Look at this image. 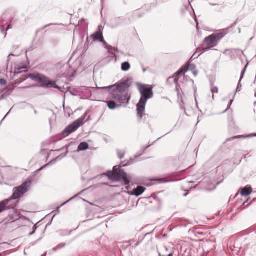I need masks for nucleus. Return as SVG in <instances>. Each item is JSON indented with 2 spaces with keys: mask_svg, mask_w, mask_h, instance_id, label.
I'll list each match as a JSON object with an SVG mask.
<instances>
[{
  "mask_svg": "<svg viewBox=\"0 0 256 256\" xmlns=\"http://www.w3.org/2000/svg\"><path fill=\"white\" fill-rule=\"evenodd\" d=\"M31 186V181L26 180L20 186L14 188L12 194L8 198L0 202V213L6 210L14 208L16 203L12 200H19L28 190Z\"/></svg>",
  "mask_w": 256,
  "mask_h": 256,
  "instance_id": "obj_1",
  "label": "nucleus"
},
{
  "mask_svg": "<svg viewBox=\"0 0 256 256\" xmlns=\"http://www.w3.org/2000/svg\"><path fill=\"white\" fill-rule=\"evenodd\" d=\"M138 90L141 98L136 104V110L138 118L142 120L145 110V107L148 100L153 96L152 87L148 84H140L138 86Z\"/></svg>",
  "mask_w": 256,
  "mask_h": 256,
  "instance_id": "obj_2",
  "label": "nucleus"
},
{
  "mask_svg": "<svg viewBox=\"0 0 256 256\" xmlns=\"http://www.w3.org/2000/svg\"><path fill=\"white\" fill-rule=\"evenodd\" d=\"M130 87L128 82H124L111 86L113 90L111 92L112 98L116 100L120 104H126L129 102L130 97L128 96L126 90Z\"/></svg>",
  "mask_w": 256,
  "mask_h": 256,
  "instance_id": "obj_3",
  "label": "nucleus"
},
{
  "mask_svg": "<svg viewBox=\"0 0 256 256\" xmlns=\"http://www.w3.org/2000/svg\"><path fill=\"white\" fill-rule=\"evenodd\" d=\"M28 78L40 83L42 87L48 88H58L56 82L50 80L48 78L40 74H31Z\"/></svg>",
  "mask_w": 256,
  "mask_h": 256,
  "instance_id": "obj_4",
  "label": "nucleus"
},
{
  "mask_svg": "<svg viewBox=\"0 0 256 256\" xmlns=\"http://www.w3.org/2000/svg\"><path fill=\"white\" fill-rule=\"evenodd\" d=\"M108 176L112 180L118 181L122 179L125 184H128L130 183L126 174L117 166H114L112 172H108Z\"/></svg>",
  "mask_w": 256,
  "mask_h": 256,
  "instance_id": "obj_5",
  "label": "nucleus"
},
{
  "mask_svg": "<svg viewBox=\"0 0 256 256\" xmlns=\"http://www.w3.org/2000/svg\"><path fill=\"white\" fill-rule=\"evenodd\" d=\"M224 36L222 33H218L212 34L204 40V44L208 46L207 48H204V52L209 50L212 47L216 46L217 42Z\"/></svg>",
  "mask_w": 256,
  "mask_h": 256,
  "instance_id": "obj_6",
  "label": "nucleus"
},
{
  "mask_svg": "<svg viewBox=\"0 0 256 256\" xmlns=\"http://www.w3.org/2000/svg\"><path fill=\"white\" fill-rule=\"evenodd\" d=\"M82 119L78 120L66 128L64 131V134L68 136L76 131L82 124Z\"/></svg>",
  "mask_w": 256,
  "mask_h": 256,
  "instance_id": "obj_7",
  "label": "nucleus"
},
{
  "mask_svg": "<svg viewBox=\"0 0 256 256\" xmlns=\"http://www.w3.org/2000/svg\"><path fill=\"white\" fill-rule=\"evenodd\" d=\"M188 69L189 64H187L182 66L178 71L175 73L172 77L174 78V82L175 84H178L179 76L181 74L184 75L185 73L188 71Z\"/></svg>",
  "mask_w": 256,
  "mask_h": 256,
  "instance_id": "obj_8",
  "label": "nucleus"
},
{
  "mask_svg": "<svg viewBox=\"0 0 256 256\" xmlns=\"http://www.w3.org/2000/svg\"><path fill=\"white\" fill-rule=\"evenodd\" d=\"M146 188L142 186H138L134 188L132 192H128V193L130 195H134L136 196H140L145 190Z\"/></svg>",
  "mask_w": 256,
  "mask_h": 256,
  "instance_id": "obj_9",
  "label": "nucleus"
},
{
  "mask_svg": "<svg viewBox=\"0 0 256 256\" xmlns=\"http://www.w3.org/2000/svg\"><path fill=\"white\" fill-rule=\"evenodd\" d=\"M91 37L92 38L94 41L102 42L103 40L102 34L100 29L99 30V31L92 34L91 36Z\"/></svg>",
  "mask_w": 256,
  "mask_h": 256,
  "instance_id": "obj_10",
  "label": "nucleus"
},
{
  "mask_svg": "<svg viewBox=\"0 0 256 256\" xmlns=\"http://www.w3.org/2000/svg\"><path fill=\"white\" fill-rule=\"evenodd\" d=\"M252 192V189L250 187L246 186L240 192L241 195L242 196H248Z\"/></svg>",
  "mask_w": 256,
  "mask_h": 256,
  "instance_id": "obj_11",
  "label": "nucleus"
},
{
  "mask_svg": "<svg viewBox=\"0 0 256 256\" xmlns=\"http://www.w3.org/2000/svg\"><path fill=\"white\" fill-rule=\"evenodd\" d=\"M107 103L108 106L110 110H114L116 108L120 106V104H116L113 100H110L106 102Z\"/></svg>",
  "mask_w": 256,
  "mask_h": 256,
  "instance_id": "obj_12",
  "label": "nucleus"
},
{
  "mask_svg": "<svg viewBox=\"0 0 256 256\" xmlns=\"http://www.w3.org/2000/svg\"><path fill=\"white\" fill-rule=\"evenodd\" d=\"M88 148V144L85 142H82L78 146V150H86Z\"/></svg>",
  "mask_w": 256,
  "mask_h": 256,
  "instance_id": "obj_13",
  "label": "nucleus"
},
{
  "mask_svg": "<svg viewBox=\"0 0 256 256\" xmlns=\"http://www.w3.org/2000/svg\"><path fill=\"white\" fill-rule=\"evenodd\" d=\"M130 68V65L128 62H124L122 64V70L123 71H128Z\"/></svg>",
  "mask_w": 256,
  "mask_h": 256,
  "instance_id": "obj_14",
  "label": "nucleus"
},
{
  "mask_svg": "<svg viewBox=\"0 0 256 256\" xmlns=\"http://www.w3.org/2000/svg\"><path fill=\"white\" fill-rule=\"evenodd\" d=\"M211 92L212 94V98H214V94H218V89L216 86H212L211 88Z\"/></svg>",
  "mask_w": 256,
  "mask_h": 256,
  "instance_id": "obj_15",
  "label": "nucleus"
},
{
  "mask_svg": "<svg viewBox=\"0 0 256 256\" xmlns=\"http://www.w3.org/2000/svg\"><path fill=\"white\" fill-rule=\"evenodd\" d=\"M0 84L4 86L6 84V81L4 79H0Z\"/></svg>",
  "mask_w": 256,
  "mask_h": 256,
  "instance_id": "obj_16",
  "label": "nucleus"
},
{
  "mask_svg": "<svg viewBox=\"0 0 256 256\" xmlns=\"http://www.w3.org/2000/svg\"><path fill=\"white\" fill-rule=\"evenodd\" d=\"M245 136H235L234 137H232V139H234V138H244Z\"/></svg>",
  "mask_w": 256,
  "mask_h": 256,
  "instance_id": "obj_17",
  "label": "nucleus"
},
{
  "mask_svg": "<svg viewBox=\"0 0 256 256\" xmlns=\"http://www.w3.org/2000/svg\"><path fill=\"white\" fill-rule=\"evenodd\" d=\"M158 180L160 182H166V180H165L164 178H162V179H160Z\"/></svg>",
  "mask_w": 256,
  "mask_h": 256,
  "instance_id": "obj_18",
  "label": "nucleus"
},
{
  "mask_svg": "<svg viewBox=\"0 0 256 256\" xmlns=\"http://www.w3.org/2000/svg\"><path fill=\"white\" fill-rule=\"evenodd\" d=\"M126 189L128 190L130 187V186H129V184H126Z\"/></svg>",
  "mask_w": 256,
  "mask_h": 256,
  "instance_id": "obj_19",
  "label": "nucleus"
},
{
  "mask_svg": "<svg viewBox=\"0 0 256 256\" xmlns=\"http://www.w3.org/2000/svg\"><path fill=\"white\" fill-rule=\"evenodd\" d=\"M251 136H256V134H252Z\"/></svg>",
  "mask_w": 256,
  "mask_h": 256,
  "instance_id": "obj_20",
  "label": "nucleus"
},
{
  "mask_svg": "<svg viewBox=\"0 0 256 256\" xmlns=\"http://www.w3.org/2000/svg\"><path fill=\"white\" fill-rule=\"evenodd\" d=\"M168 256H172V254L171 253L168 255Z\"/></svg>",
  "mask_w": 256,
  "mask_h": 256,
  "instance_id": "obj_21",
  "label": "nucleus"
},
{
  "mask_svg": "<svg viewBox=\"0 0 256 256\" xmlns=\"http://www.w3.org/2000/svg\"><path fill=\"white\" fill-rule=\"evenodd\" d=\"M119 157H120V158H122L123 156H120Z\"/></svg>",
  "mask_w": 256,
  "mask_h": 256,
  "instance_id": "obj_22",
  "label": "nucleus"
},
{
  "mask_svg": "<svg viewBox=\"0 0 256 256\" xmlns=\"http://www.w3.org/2000/svg\"><path fill=\"white\" fill-rule=\"evenodd\" d=\"M1 254H0V256H1Z\"/></svg>",
  "mask_w": 256,
  "mask_h": 256,
  "instance_id": "obj_23",
  "label": "nucleus"
}]
</instances>
